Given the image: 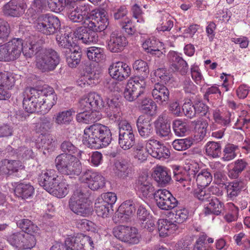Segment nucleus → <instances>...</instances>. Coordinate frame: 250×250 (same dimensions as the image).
<instances>
[{
    "mask_svg": "<svg viewBox=\"0 0 250 250\" xmlns=\"http://www.w3.org/2000/svg\"><path fill=\"white\" fill-rule=\"evenodd\" d=\"M26 58L36 56V65L42 72L54 70L60 63L61 58L58 53L52 48H43L36 44H26L23 46L22 40V50Z\"/></svg>",
    "mask_w": 250,
    "mask_h": 250,
    "instance_id": "obj_1",
    "label": "nucleus"
},
{
    "mask_svg": "<svg viewBox=\"0 0 250 250\" xmlns=\"http://www.w3.org/2000/svg\"><path fill=\"white\" fill-rule=\"evenodd\" d=\"M112 141L108 127L101 124H93L84 130L83 144L88 147L99 149L108 146Z\"/></svg>",
    "mask_w": 250,
    "mask_h": 250,
    "instance_id": "obj_2",
    "label": "nucleus"
},
{
    "mask_svg": "<svg viewBox=\"0 0 250 250\" xmlns=\"http://www.w3.org/2000/svg\"><path fill=\"white\" fill-rule=\"evenodd\" d=\"M90 190L86 187H81L75 191L69 200L70 209L77 215L83 217L89 215L91 208L88 202Z\"/></svg>",
    "mask_w": 250,
    "mask_h": 250,
    "instance_id": "obj_3",
    "label": "nucleus"
},
{
    "mask_svg": "<svg viewBox=\"0 0 250 250\" xmlns=\"http://www.w3.org/2000/svg\"><path fill=\"white\" fill-rule=\"evenodd\" d=\"M55 165L58 172L63 175L73 177L79 175L82 172L80 162L71 154H59L55 159Z\"/></svg>",
    "mask_w": 250,
    "mask_h": 250,
    "instance_id": "obj_4",
    "label": "nucleus"
},
{
    "mask_svg": "<svg viewBox=\"0 0 250 250\" xmlns=\"http://www.w3.org/2000/svg\"><path fill=\"white\" fill-rule=\"evenodd\" d=\"M94 244L89 236L78 234L67 238L64 244H56L50 250H93Z\"/></svg>",
    "mask_w": 250,
    "mask_h": 250,
    "instance_id": "obj_5",
    "label": "nucleus"
},
{
    "mask_svg": "<svg viewBox=\"0 0 250 250\" xmlns=\"http://www.w3.org/2000/svg\"><path fill=\"white\" fill-rule=\"evenodd\" d=\"M35 27L38 32L46 35H52L60 30L61 22L57 16L49 14H42L37 19Z\"/></svg>",
    "mask_w": 250,
    "mask_h": 250,
    "instance_id": "obj_6",
    "label": "nucleus"
},
{
    "mask_svg": "<svg viewBox=\"0 0 250 250\" xmlns=\"http://www.w3.org/2000/svg\"><path fill=\"white\" fill-rule=\"evenodd\" d=\"M39 89L31 87L26 91V94L23 95L22 101L23 107L25 110L29 113L35 112H43L42 110L41 94Z\"/></svg>",
    "mask_w": 250,
    "mask_h": 250,
    "instance_id": "obj_7",
    "label": "nucleus"
},
{
    "mask_svg": "<svg viewBox=\"0 0 250 250\" xmlns=\"http://www.w3.org/2000/svg\"><path fill=\"white\" fill-rule=\"evenodd\" d=\"M146 83L143 78L135 77L130 78L124 92V98L129 102H133L143 94Z\"/></svg>",
    "mask_w": 250,
    "mask_h": 250,
    "instance_id": "obj_8",
    "label": "nucleus"
},
{
    "mask_svg": "<svg viewBox=\"0 0 250 250\" xmlns=\"http://www.w3.org/2000/svg\"><path fill=\"white\" fill-rule=\"evenodd\" d=\"M114 233L116 237L128 246L139 244L141 238L138 229L135 227L119 226Z\"/></svg>",
    "mask_w": 250,
    "mask_h": 250,
    "instance_id": "obj_9",
    "label": "nucleus"
},
{
    "mask_svg": "<svg viewBox=\"0 0 250 250\" xmlns=\"http://www.w3.org/2000/svg\"><path fill=\"white\" fill-rule=\"evenodd\" d=\"M154 198L157 207L162 210H171L178 204L177 200L166 189H160L155 191Z\"/></svg>",
    "mask_w": 250,
    "mask_h": 250,
    "instance_id": "obj_10",
    "label": "nucleus"
},
{
    "mask_svg": "<svg viewBox=\"0 0 250 250\" xmlns=\"http://www.w3.org/2000/svg\"><path fill=\"white\" fill-rule=\"evenodd\" d=\"M84 24L97 33V32L103 31L106 28L108 25V21L104 12L95 9L92 11V15L90 17V20L88 21Z\"/></svg>",
    "mask_w": 250,
    "mask_h": 250,
    "instance_id": "obj_11",
    "label": "nucleus"
},
{
    "mask_svg": "<svg viewBox=\"0 0 250 250\" xmlns=\"http://www.w3.org/2000/svg\"><path fill=\"white\" fill-rule=\"evenodd\" d=\"M198 170L193 165L189 166L188 171L176 166L173 170V179L181 183L184 187L190 185L192 179H194Z\"/></svg>",
    "mask_w": 250,
    "mask_h": 250,
    "instance_id": "obj_12",
    "label": "nucleus"
},
{
    "mask_svg": "<svg viewBox=\"0 0 250 250\" xmlns=\"http://www.w3.org/2000/svg\"><path fill=\"white\" fill-rule=\"evenodd\" d=\"M82 182L88 184V189L95 190L103 188L105 185L104 178L98 172L87 169L82 173L80 177Z\"/></svg>",
    "mask_w": 250,
    "mask_h": 250,
    "instance_id": "obj_13",
    "label": "nucleus"
},
{
    "mask_svg": "<svg viewBox=\"0 0 250 250\" xmlns=\"http://www.w3.org/2000/svg\"><path fill=\"white\" fill-rule=\"evenodd\" d=\"M78 104L82 109H89L94 111L103 108L104 102L101 96L96 92H90L84 98L81 99Z\"/></svg>",
    "mask_w": 250,
    "mask_h": 250,
    "instance_id": "obj_14",
    "label": "nucleus"
},
{
    "mask_svg": "<svg viewBox=\"0 0 250 250\" xmlns=\"http://www.w3.org/2000/svg\"><path fill=\"white\" fill-rule=\"evenodd\" d=\"M136 205L137 202H134L130 200L125 201L119 207L113 219L116 222H127L129 217L135 213L137 208Z\"/></svg>",
    "mask_w": 250,
    "mask_h": 250,
    "instance_id": "obj_15",
    "label": "nucleus"
},
{
    "mask_svg": "<svg viewBox=\"0 0 250 250\" xmlns=\"http://www.w3.org/2000/svg\"><path fill=\"white\" fill-rule=\"evenodd\" d=\"M150 181V178L147 175L139 176L134 184L135 190L144 197L154 196L155 188Z\"/></svg>",
    "mask_w": 250,
    "mask_h": 250,
    "instance_id": "obj_16",
    "label": "nucleus"
},
{
    "mask_svg": "<svg viewBox=\"0 0 250 250\" xmlns=\"http://www.w3.org/2000/svg\"><path fill=\"white\" fill-rule=\"evenodd\" d=\"M27 5L21 0H11L5 4L2 8L3 14L7 17H20L22 16Z\"/></svg>",
    "mask_w": 250,
    "mask_h": 250,
    "instance_id": "obj_17",
    "label": "nucleus"
},
{
    "mask_svg": "<svg viewBox=\"0 0 250 250\" xmlns=\"http://www.w3.org/2000/svg\"><path fill=\"white\" fill-rule=\"evenodd\" d=\"M131 70L129 66L123 62H117L110 65L108 68L110 76L118 81L127 79L130 74Z\"/></svg>",
    "mask_w": 250,
    "mask_h": 250,
    "instance_id": "obj_18",
    "label": "nucleus"
},
{
    "mask_svg": "<svg viewBox=\"0 0 250 250\" xmlns=\"http://www.w3.org/2000/svg\"><path fill=\"white\" fill-rule=\"evenodd\" d=\"M128 43L125 37L120 33L112 32L108 41L107 46L111 52L118 53L122 51Z\"/></svg>",
    "mask_w": 250,
    "mask_h": 250,
    "instance_id": "obj_19",
    "label": "nucleus"
},
{
    "mask_svg": "<svg viewBox=\"0 0 250 250\" xmlns=\"http://www.w3.org/2000/svg\"><path fill=\"white\" fill-rule=\"evenodd\" d=\"M103 108H105L107 117L109 120L114 122L119 120L121 112V103L118 99L107 98Z\"/></svg>",
    "mask_w": 250,
    "mask_h": 250,
    "instance_id": "obj_20",
    "label": "nucleus"
},
{
    "mask_svg": "<svg viewBox=\"0 0 250 250\" xmlns=\"http://www.w3.org/2000/svg\"><path fill=\"white\" fill-rule=\"evenodd\" d=\"M76 121L80 124H91L99 121L101 118V113L99 111H94L89 109H82L80 104H78Z\"/></svg>",
    "mask_w": 250,
    "mask_h": 250,
    "instance_id": "obj_21",
    "label": "nucleus"
},
{
    "mask_svg": "<svg viewBox=\"0 0 250 250\" xmlns=\"http://www.w3.org/2000/svg\"><path fill=\"white\" fill-rule=\"evenodd\" d=\"M59 176L55 170H47L42 172L38 177L39 185L49 192L56 184L58 183Z\"/></svg>",
    "mask_w": 250,
    "mask_h": 250,
    "instance_id": "obj_22",
    "label": "nucleus"
},
{
    "mask_svg": "<svg viewBox=\"0 0 250 250\" xmlns=\"http://www.w3.org/2000/svg\"><path fill=\"white\" fill-rule=\"evenodd\" d=\"M42 92L41 94L42 110L43 112L48 111L53 105H54L57 101V96L53 88L51 87H44L42 89H39Z\"/></svg>",
    "mask_w": 250,
    "mask_h": 250,
    "instance_id": "obj_23",
    "label": "nucleus"
},
{
    "mask_svg": "<svg viewBox=\"0 0 250 250\" xmlns=\"http://www.w3.org/2000/svg\"><path fill=\"white\" fill-rule=\"evenodd\" d=\"M167 58L171 63L170 67L174 71L179 72L182 75L187 74L188 69V63L178 55L177 52L174 51H170L167 55Z\"/></svg>",
    "mask_w": 250,
    "mask_h": 250,
    "instance_id": "obj_24",
    "label": "nucleus"
},
{
    "mask_svg": "<svg viewBox=\"0 0 250 250\" xmlns=\"http://www.w3.org/2000/svg\"><path fill=\"white\" fill-rule=\"evenodd\" d=\"M115 173L117 176L123 179L132 175L133 166L130 161L125 159H121L115 162Z\"/></svg>",
    "mask_w": 250,
    "mask_h": 250,
    "instance_id": "obj_25",
    "label": "nucleus"
},
{
    "mask_svg": "<svg viewBox=\"0 0 250 250\" xmlns=\"http://www.w3.org/2000/svg\"><path fill=\"white\" fill-rule=\"evenodd\" d=\"M74 35L76 38L85 44L96 43L98 41V34L88 27H78L74 32Z\"/></svg>",
    "mask_w": 250,
    "mask_h": 250,
    "instance_id": "obj_26",
    "label": "nucleus"
},
{
    "mask_svg": "<svg viewBox=\"0 0 250 250\" xmlns=\"http://www.w3.org/2000/svg\"><path fill=\"white\" fill-rule=\"evenodd\" d=\"M5 45L8 62L14 61L20 57L22 50V39L14 38L5 43Z\"/></svg>",
    "mask_w": 250,
    "mask_h": 250,
    "instance_id": "obj_27",
    "label": "nucleus"
},
{
    "mask_svg": "<svg viewBox=\"0 0 250 250\" xmlns=\"http://www.w3.org/2000/svg\"><path fill=\"white\" fill-rule=\"evenodd\" d=\"M245 182L241 179H236L228 183L225 186L227 197L230 200L234 201L242 191L246 189Z\"/></svg>",
    "mask_w": 250,
    "mask_h": 250,
    "instance_id": "obj_28",
    "label": "nucleus"
},
{
    "mask_svg": "<svg viewBox=\"0 0 250 250\" xmlns=\"http://www.w3.org/2000/svg\"><path fill=\"white\" fill-rule=\"evenodd\" d=\"M136 126L140 136L146 139L153 133V126L148 118L140 116L136 121Z\"/></svg>",
    "mask_w": 250,
    "mask_h": 250,
    "instance_id": "obj_29",
    "label": "nucleus"
},
{
    "mask_svg": "<svg viewBox=\"0 0 250 250\" xmlns=\"http://www.w3.org/2000/svg\"><path fill=\"white\" fill-rule=\"evenodd\" d=\"M22 167L20 161L4 159L0 162V175H10Z\"/></svg>",
    "mask_w": 250,
    "mask_h": 250,
    "instance_id": "obj_30",
    "label": "nucleus"
},
{
    "mask_svg": "<svg viewBox=\"0 0 250 250\" xmlns=\"http://www.w3.org/2000/svg\"><path fill=\"white\" fill-rule=\"evenodd\" d=\"M152 95L156 102L160 104H163L169 101V91L166 86L158 83L154 84L152 91Z\"/></svg>",
    "mask_w": 250,
    "mask_h": 250,
    "instance_id": "obj_31",
    "label": "nucleus"
},
{
    "mask_svg": "<svg viewBox=\"0 0 250 250\" xmlns=\"http://www.w3.org/2000/svg\"><path fill=\"white\" fill-rule=\"evenodd\" d=\"M154 180L161 186L168 185L171 180L170 173L167 168L162 166H157L152 174Z\"/></svg>",
    "mask_w": 250,
    "mask_h": 250,
    "instance_id": "obj_32",
    "label": "nucleus"
},
{
    "mask_svg": "<svg viewBox=\"0 0 250 250\" xmlns=\"http://www.w3.org/2000/svg\"><path fill=\"white\" fill-rule=\"evenodd\" d=\"M156 134L160 137H166L171 133L170 123L163 116H159L154 122Z\"/></svg>",
    "mask_w": 250,
    "mask_h": 250,
    "instance_id": "obj_33",
    "label": "nucleus"
},
{
    "mask_svg": "<svg viewBox=\"0 0 250 250\" xmlns=\"http://www.w3.org/2000/svg\"><path fill=\"white\" fill-rule=\"evenodd\" d=\"M232 168L228 172V175L231 179H237L241 173L247 168L248 163L245 159H238L232 164Z\"/></svg>",
    "mask_w": 250,
    "mask_h": 250,
    "instance_id": "obj_34",
    "label": "nucleus"
},
{
    "mask_svg": "<svg viewBox=\"0 0 250 250\" xmlns=\"http://www.w3.org/2000/svg\"><path fill=\"white\" fill-rule=\"evenodd\" d=\"M34 188L30 183H19L15 188V194L23 199L32 197L34 193Z\"/></svg>",
    "mask_w": 250,
    "mask_h": 250,
    "instance_id": "obj_35",
    "label": "nucleus"
},
{
    "mask_svg": "<svg viewBox=\"0 0 250 250\" xmlns=\"http://www.w3.org/2000/svg\"><path fill=\"white\" fill-rule=\"evenodd\" d=\"M157 227L161 237H165L168 233L173 232L177 229V226L174 221L167 219H161L157 221Z\"/></svg>",
    "mask_w": 250,
    "mask_h": 250,
    "instance_id": "obj_36",
    "label": "nucleus"
},
{
    "mask_svg": "<svg viewBox=\"0 0 250 250\" xmlns=\"http://www.w3.org/2000/svg\"><path fill=\"white\" fill-rule=\"evenodd\" d=\"M48 7L51 11L59 13L62 11L65 7H74L75 0H47Z\"/></svg>",
    "mask_w": 250,
    "mask_h": 250,
    "instance_id": "obj_37",
    "label": "nucleus"
},
{
    "mask_svg": "<svg viewBox=\"0 0 250 250\" xmlns=\"http://www.w3.org/2000/svg\"><path fill=\"white\" fill-rule=\"evenodd\" d=\"M17 226L22 230V232L28 234H36L38 233L39 228L37 226L28 219H20L18 216L15 218Z\"/></svg>",
    "mask_w": 250,
    "mask_h": 250,
    "instance_id": "obj_38",
    "label": "nucleus"
},
{
    "mask_svg": "<svg viewBox=\"0 0 250 250\" xmlns=\"http://www.w3.org/2000/svg\"><path fill=\"white\" fill-rule=\"evenodd\" d=\"M213 242V239L208 237L206 233L201 232L196 240L193 250H212L210 244Z\"/></svg>",
    "mask_w": 250,
    "mask_h": 250,
    "instance_id": "obj_39",
    "label": "nucleus"
},
{
    "mask_svg": "<svg viewBox=\"0 0 250 250\" xmlns=\"http://www.w3.org/2000/svg\"><path fill=\"white\" fill-rule=\"evenodd\" d=\"M208 205L205 208V214H214L219 215L223 209L224 204L217 198L211 196L208 200Z\"/></svg>",
    "mask_w": 250,
    "mask_h": 250,
    "instance_id": "obj_40",
    "label": "nucleus"
},
{
    "mask_svg": "<svg viewBox=\"0 0 250 250\" xmlns=\"http://www.w3.org/2000/svg\"><path fill=\"white\" fill-rule=\"evenodd\" d=\"M118 144L124 150L131 148L135 144V137L134 133L119 134Z\"/></svg>",
    "mask_w": 250,
    "mask_h": 250,
    "instance_id": "obj_41",
    "label": "nucleus"
},
{
    "mask_svg": "<svg viewBox=\"0 0 250 250\" xmlns=\"http://www.w3.org/2000/svg\"><path fill=\"white\" fill-rule=\"evenodd\" d=\"M86 52L88 58L92 61L100 62L105 60L106 56L103 48L90 47L87 48Z\"/></svg>",
    "mask_w": 250,
    "mask_h": 250,
    "instance_id": "obj_42",
    "label": "nucleus"
},
{
    "mask_svg": "<svg viewBox=\"0 0 250 250\" xmlns=\"http://www.w3.org/2000/svg\"><path fill=\"white\" fill-rule=\"evenodd\" d=\"M69 38V35L67 33L56 36L57 42L62 54L69 52L73 48Z\"/></svg>",
    "mask_w": 250,
    "mask_h": 250,
    "instance_id": "obj_43",
    "label": "nucleus"
},
{
    "mask_svg": "<svg viewBox=\"0 0 250 250\" xmlns=\"http://www.w3.org/2000/svg\"><path fill=\"white\" fill-rule=\"evenodd\" d=\"M196 174L195 177L198 187L206 188L208 186L212 180L211 173L207 170H202Z\"/></svg>",
    "mask_w": 250,
    "mask_h": 250,
    "instance_id": "obj_44",
    "label": "nucleus"
},
{
    "mask_svg": "<svg viewBox=\"0 0 250 250\" xmlns=\"http://www.w3.org/2000/svg\"><path fill=\"white\" fill-rule=\"evenodd\" d=\"M63 55L65 57L67 64L70 67H76L80 62L81 52L74 49V48H72L71 51Z\"/></svg>",
    "mask_w": 250,
    "mask_h": 250,
    "instance_id": "obj_45",
    "label": "nucleus"
},
{
    "mask_svg": "<svg viewBox=\"0 0 250 250\" xmlns=\"http://www.w3.org/2000/svg\"><path fill=\"white\" fill-rule=\"evenodd\" d=\"M133 68L137 73L140 75V78H143L144 80L147 78L149 70L147 63L142 60H137L133 64Z\"/></svg>",
    "mask_w": 250,
    "mask_h": 250,
    "instance_id": "obj_46",
    "label": "nucleus"
},
{
    "mask_svg": "<svg viewBox=\"0 0 250 250\" xmlns=\"http://www.w3.org/2000/svg\"><path fill=\"white\" fill-rule=\"evenodd\" d=\"M68 185L64 182H60L59 179L58 183L55 184L49 193L58 198H63L68 193Z\"/></svg>",
    "mask_w": 250,
    "mask_h": 250,
    "instance_id": "obj_47",
    "label": "nucleus"
},
{
    "mask_svg": "<svg viewBox=\"0 0 250 250\" xmlns=\"http://www.w3.org/2000/svg\"><path fill=\"white\" fill-rule=\"evenodd\" d=\"M207 154L213 158L220 157L221 154V145L219 143L209 141L206 145Z\"/></svg>",
    "mask_w": 250,
    "mask_h": 250,
    "instance_id": "obj_48",
    "label": "nucleus"
},
{
    "mask_svg": "<svg viewBox=\"0 0 250 250\" xmlns=\"http://www.w3.org/2000/svg\"><path fill=\"white\" fill-rule=\"evenodd\" d=\"M193 144V139L187 137L184 139H176L172 144L174 149L178 151H183L189 148Z\"/></svg>",
    "mask_w": 250,
    "mask_h": 250,
    "instance_id": "obj_49",
    "label": "nucleus"
},
{
    "mask_svg": "<svg viewBox=\"0 0 250 250\" xmlns=\"http://www.w3.org/2000/svg\"><path fill=\"white\" fill-rule=\"evenodd\" d=\"M238 149V146L232 144H227L223 151L222 160L224 161H229L233 159L237 156L236 151Z\"/></svg>",
    "mask_w": 250,
    "mask_h": 250,
    "instance_id": "obj_50",
    "label": "nucleus"
},
{
    "mask_svg": "<svg viewBox=\"0 0 250 250\" xmlns=\"http://www.w3.org/2000/svg\"><path fill=\"white\" fill-rule=\"evenodd\" d=\"M75 111L71 108L59 112L56 116L55 122L59 125L69 124L72 121V115Z\"/></svg>",
    "mask_w": 250,
    "mask_h": 250,
    "instance_id": "obj_51",
    "label": "nucleus"
},
{
    "mask_svg": "<svg viewBox=\"0 0 250 250\" xmlns=\"http://www.w3.org/2000/svg\"><path fill=\"white\" fill-rule=\"evenodd\" d=\"M15 79L7 72H0V85L6 89H11L15 84Z\"/></svg>",
    "mask_w": 250,
    "mask_h": 250,
    "instance_id": "obj_52",
    "label": "nucleus"
},
{
    "mask_svg": "<svg viewBox=\"0 0 250 250\" xmlns=\"http://www.w3.org/2000/svg\"><path fill=\"white\" fill-rule=\"evenodd\" d=\"M95 208L98 216L103 218L108 217L110 213L113 210L112 207L107 206L104 202H102L99 200L95 203Z\"/></svg>",
    "mask_w": 250,
    "mask_h": 250,
    "instance_id": "obj_53",
    "label": "nucleus"
},
{
    "mask_svg": "<svg viewBox=\"0 0 250 250\" xmlns=\"http://www.w3.org/2000/svg\"><path fill=\"white\" fill-rule=\"evenodd\" d=\"M23 239L20 243L19 250L31 249L36 243L34 234H28L23 232Z\"/></svg>",
    "mask_w": 250,
    "mask_h": 250,
    "instance_id": "obj_54",
    "label": "nucleus"
},
{
    "mask_svg": "<svg viewBox=\"0 0 250 250\" xmlns=\"http://www.w3.org/2000/svg\"><path fill=\"white\" fill-rule=\"evenodd\" d=\"M172 128L175 134L177 136H184L188 129L187 123L181 120L173 121Z\"/></svg>",
    "mask_w": 250,
    "mask_h": 250,
    "instance_id": "obj_55",
    "label": "nucleus"
},
{
    "mask_svg": "<svg viewBox=\"0 0 250 250\" xmlns=\"http://www.w3.org/2000/svg\"><path fill=\"white\" fill-rule=\"evenodd\" d=\"M230 113H228L225 116H224L219 109H215L213 112V117L215 122L224 126H227L230 124Z\"/></svg>",
    "mask_w": 250,
    "mask_h": 250,
    "instance_id": "obj_56",
    "label": "nucleus"
},
{
    "mask_svg": "<svg viewBox=\"0 0 250 250\" xmlns=\"http://www.w3.org/2000/svg\"><path fill=\"white\" fill-rule=\"evenodd\" d=\"M205 188L198 187L197 188L194 189L192 191L194 197L202 202H208L212 196Z\"/></svg>",
    "mask_w": 250,
    "mask_h": 250,
    "instance_id": "obj_57",
    "label": "nucleus"
},
{
    "mask_svg": "<svg viewBox=\"0 0 250 250\" xmlns=\"http://www.w3.org/2000/svg\"><path fill=\"white\" fill-rule=\"evenodd\" d=\"M75 5L74 7H67L69 9L68 17L69 20L73 22H81L84 24L85 19L83 14H81L79 11V9H76V1L75 0Z\"/></svg>",
    "mask_w": 250,
    "mask_h": 250,
    "instance_id": "obj_58",
    "label": "nucleus"
},
{
    "mask_svg": "<svg viewBox=\"0 0 250 250\" xmlns=\"http://www.w3.org/2000/svg\"><path fill=\"white\" fill-rule=\"evenodd\" d=\"M208 126V123L207 120H197L195 122V129L197 133V136H199V139L202 140L207 133V128Z\"/></svg>",
    "mask_w": 250,
    "mask_h": 250,
    "instance_id": "obj_59",
    "label": "nucleus"
},
{
    "mask_svg": "<svg viewBox=\"0 0 250 250\" xmlns=\"http://www.w3.org/2000/svg\"><path fill=\"white\" fill-rule=\"evenodd\" d=\"M92 73H87L81 76L77 81V84L81 87H86L88 86H93L96 84L95 79L93 78Z\"/></svg>",
    "mask_w": 250,
    "mask_h": 250,
    "instance_id": "obj_60",
    "label": "nucleus"
},
{
    "mask_svg": "<svg viewBox=\"0 0 250 250\" xmlns=\"http://www.w3.org/2000/svg\"><path fill=\"white\" fill-rule=\"evenodd\" d=\"M159 46H162L161 42L154 38L146 39L142 44L144 50L149 53H153V51L157 49V47Z\"/></svg>",
    "mask_w": 250,
    "mask_h": 250,
    "instance_id": "obj_61",
    "label": "nucleus"
},
{
    "mask_svg": "<svg viewBox=\"0 0 250 250\" xmlns=\"http://www.w3.org/2000/svg\"><path fill=\"white\" fill-rule=\"evenodd\" d=\"M175 213H173V217L171 218L173 220L174 223L181 224L185 222L188 217V211L185 208L176 209L174 211Z\"/></svg>",
    "mask_w": 250,
    "mask_h": 250,
    "instance_id": "obj_62",
    "label": "nucleus"
},
{
    "mask_svg": "<svg viewBox=\"0 0 250 250\" xmlns=\"http://www.w3.org/2000/svg\"><path fill=\"white\" fill-rule=\"evenodd\" d=\"M40 140H38V143L40 147H44L46 149H52L54 145L53 137L50 134L43 135L42 134L40 137Z\"/></svg>",
    "mask_w": 250,
    "mask_h": 250,
    "instance_id": "obj_63",
    "label": "nucleus"
},
{
    "mask_svg": "<svg viewBox=\"0 0 250 250\" xmlns=\"http://www.w3.org/2000/svg\"><path fill=\"white\" fill-rule=\"evenodd\" d=\"M137 215L139 220L145 222L149 218V212L146 209V205L137 202Z\"/></svg>",
    "mask_w": 250,
    "mask_h": 250,
    "instance_id": "obj_64",
    "label": "nucleus"
}]
</instances>
